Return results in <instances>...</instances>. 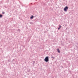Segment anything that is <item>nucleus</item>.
Segmentation results:
<instances>
[{"mask_svg": "<svg viewBox=\"0 0 78 78\" xmlns=\"http://www.w3.org/2000/svg\"><path fill=\"white\" fill-rule=\"evenodd\" d=\"M44 61L45 62H48L49 61V57L48 56L46 57L44 59Z\"/></svg>", "mask_w": 78, "mask_h": 78, "instance_id": "f257e3e1", "label": "nucleus"}, {"mask_svg": "<svg viewBox=\"0 0 78 78\" xmlns=\"http://www.w3.org/2000/svg\"><path fill=\"white\" fill-rule=\"evenodd\" d=\"M68 8L69 7H68V6H66L64 9V11H65V12H66V11H67V10H68Z\"/></svg>", "mask_w": 78, "mask_h": 78, "instance_id": "f03ea898", "label": "nucleus"}, {"mask_svg": "<svg viewBox=\"0 0 78 78\" xmlns=\"http://www.w3.org/2000/svg\"><path fill=\"white\" fill-rule=\"evenodd\" d=\"M30 19H34V16H33V15H32L30 17Z\"/></svg>", "mask_w": 78, "mask_h": 78, "instance_id": "7ed1b4c3", "label": "nucleus"}, {"mask_svg": "<svg viewBox=\"0 0 78 78\" xmlns=\"http://www.w3.org/2000/svg\"><path fill=\"white\" fill-rule=\"evenodd\" d=\"M57 51L58 53H60V50H59V49H57Z\"/></svg>", "mask_w": 78, "mask_h": 78, "instance_id": "20e7f679", "label": "nucleus"}, {"mask_svg": "<svg viewBox=\"0 0 78 78\" xmlns=\"http://www.w3.org/2000/svg\"><path fill=\"white\" fill-rule=\"evenodd\" d=\"M3 17V15L0 14V18H2Z\"/></svg>", "mask_w": 78, "mask_h": 78, "instance_id": "39448f33", "label": "nucleus"}, {"mask_svg": "<svg viewBox=\"0 0 78 78\" xmlns=\"http://www.w3.org/2000/svg\"><path fill=\"white\" fill-rule=\"evenodd\" d=\"M61 28V26H59V28H58V30H59Z\"/></svg>", "mask_w": 78, "mask_h": 78, "instance_id": "423d86ee", "label": "nucleus"}, {"mask_svg": "<svg viewBox=\"0 0 78 78\" xmlns=\"http://www.w3.org/2000/svg\"><path fill=\"white\" fill-rule=\"evenodd\" d=\"M51 58H53V59H55V58L53 57V56L52 55H51Z\"/></svg>", "mask_w": 78, "mask_h": 78, "instance_id": "0eeeda50", "label": "nucleus"}, {"mask_svg": "<svg viewBox=\"0 0 78 78\" xmlns=\"http://www.w3.org/2000/svg\"><path fill=\"white\" fill-rule=\"evenodd\" d=\"M17 31H19V32H20V29H18V30H17Z\"/></svg>", "mask_w": 78, "mask_h": 78, "instance_id": "6e6552de", "label": "nucleus"}, {"mask_svg": "<svg viewBox=\"0 0 78 78\" xmlns=\"http://www.w3.org/2000/svg\"><path fill=\"white\" fill-rule=\"evenodd\" d=\"M30 24H33H33H34L33 22H30Z\"/></svg>", "mask_w": 78, "mask_h": 78, "instance_id": "1a4fd4ad", "label": "nucleus"}, {"mask_svg": "<svg viewBox=\"0 0 78 78\" xmlns=\"http://www.w3.org/2000/svg\"><path fill=\"white\" fill-rule=\"evenodd\" d=\"M33 62V65H34V63H35V61H34Z\"/></svg>", "mask_w": 78, "mask_h": 78, "instance_id": "9d476101", "label": "nucleus"}, {"mask_svg": "<svg viewBox=\"0 0 78 78\" xmlns=\"http://www.w3.org/2000/svg\"><path fill=\"white\" fill-rule=\"evenodd\" d=\"M2 14H5V12H3L2 13Z\"/></svg>", "mask_w": 78, "mask_h": 78, "instance_id": "9b49d317", "label": "nucleus"}, {"mask_svg": "<svg viewBox=\"0 0 78 78\" xmlns=\"http://www.w3.org/2000/svg\"><path fill=\"white\" fill-rule=\"evenodd\" d=\"M11 61V60L10 59H9L8 62H10Z\"/></svg>", "mask_w": 78, "mask_h": 78, "instance_id": "f8f14e48", "label": "nucleus"}, {"mask_svg": "<svg viewBox=\"0 0 78 78\" xmlns=\"http://www.w3.org/2000/svg\"><path fill=\"white\" fill-rule=\"evenodd\" d=\"M61 68H63V66H61Z\"/></svg>", "mask_w": 78, "mask_h": 78, "instance_id": "ddd939ff", "label": "nucleus"}, {"mask_svg": "<svg viewBox=\"0 0 78 78\" xmlns=\"http://www.w3.org/2000/svg\"><path fill=\"white\" fill-rule=\"evenodd\" d=\"M13 61H12V62H13Z\"/></svg>", "mask_w": 78, "mask_h": 78, "instance_id": "4468645a", "label": "nucleus"}, {"mask_svg": "<svg viewBox=\"0 0 78 78\" xmlns=\"http://www.w3.org/2000/svg\"><path fill=\"white\" fill-rule=\"evenodd\" d=\"M57 8H58V7H56V9H57Z\"/></svg>", "mask_w": 78, "mask_h": 78, "instance_id": "2eb2a0df", "label": "nucleus"}, {"mask_svg": "<svg viewBox=\"0 0 78 78\" xmlns=\"http://www.w3.org/2000/svg\"><path fill=\"white\" fill-rule=\"evenodd\" d=\"M37 0H36V1H37Z\"/></svg>", "mask_w": 78, "mask_h": 78, "instance_id": "dca6fc26", "label": "nucleus"}, {"mask_svg": "<svg viewBox=\"0 0 78 78\" xmlns=\"http://www.w3.org/2000/svg\"><path fill=\"white\" fill-rule=\"evenodd\" d=\"M44 33H45V32Z\"/></svg>", "mask_w": 78, "mask_h": 78, "instance_id": "f3484780", "label": "nucleus"}, {"mask_svg": "<svg viewBox=\"0 0 78 78\" xmlns=\"http://www.w3.org/2000/svg\"><path fill=\"white\" fill-rule=\"evenodd\" d=\"M52 60H53V59H52Z\"/></svg>", "mask_w": 78, "mask_h": 78, "instance_id": "a211bd4d", "label": "nucleus"}]
</instances>
